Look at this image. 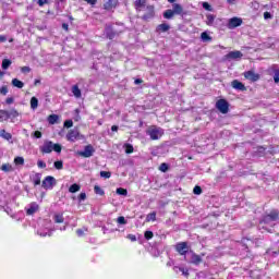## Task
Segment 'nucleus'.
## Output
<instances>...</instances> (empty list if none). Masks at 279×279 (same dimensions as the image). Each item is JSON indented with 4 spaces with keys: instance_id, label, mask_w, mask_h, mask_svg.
<instances>
[{
    "instance_id": "f257e3e1",
    "label": "nucleus",
    "mask_w": 279,
    "mask_h": 279,
    "mask_svg": "<svg viewBox=\"0 0 279 279\" xmlns=\"http://www.w3.org/2000/svg\"><path fill=\"white\" fill-rule=\"evenodd\" d=\"M41 154H51V151H56L60 154L62 151V145L54 144L51 141H45L44 144L39 147Z\"/></svg>"
},
{
    "instance_id": "f03ea898",
    "label": "nucleus",
    "mask_w": 279,
    "mask_h": 279,
    "mask_svg": "<svg viewBox=\"0 0 279 279\" xmlns=\"http://www.w3.org/2000/svg\"><path fill=\"white\" fill-rule=\"evenodd\" d=\"M147 136L150 137L151 141H158L160 138H162L163 134H165V130H162L159 126H150L147 129L146 131Z\"/></svg>"
},
{
    "instance_id": "7ed1b4c3",
    "label": "nucleus",
    "mask_w": 279,
    "mask_h": 279,
    "mask_svg": "<svg viewBox=\"0 0 279 279\" xmlns=\"http://www.w3.org/2000/svg\"><path fill=\"white\" fill-rule=\"evenodd\" d=\"M65 138L70 143H75V141H82V138H84V135L80 134V131L75 129V130H70L65 135Z\"/></svg>"
},
{
    "instance_id": "20e7f679",
    "label": "nucleus",
    "mask_w": 279,
    "mask_h": 279,
    "mask_svg": "<svg viewBox=\"0 0 279 279\" xmlns=\"http://www.w3.org/2000/svg\"><path fill=\"white\" fill-rule=\"evenodd\" d=\"M276 221H278V213L272 211L269 215L264 217V219L260 221V226L263 225L274 226V222Z\"/></svg>"
},
{
    "instance_id": "39448f33",
    "label": "nucleus",
    "mask_w": 279,
    "mask_h": 279,
    "mask_svg": "<svg viewBox=\"0 0 279 279\" xmlns=\"http://www.w3.org/2000/svg\"><path fill=\"white\" fill-rule=\"evenodd\" d=\"M41 186L46 191H51V189H53V186H56V178H53L51 175L46 177L41 183Z\"/></svg>"
},
{
    "instance_id": "423d86ee",
    "label": "nucleus",
    "mask_w": 279,
    "mask_h": 279,
    "mask_svg": "<svg viewBox=\"0 0 279 279\" xmlns=\"http://www.w3.org/2000/svg\"><path fill=\"white\" fill-rule=\"evenodd\" d=\"M242 25H243V19L231 17L228 21L227 27H228V29H236V27H241Z\"/></svg>"
},
{
    "instance_id": "0eeeda50",
    "label": "nucleus",
    "mask_w": 279,
    "mask_h": 279,
    "mask_svg": "<svg viewBox=\"0 0 279 279\" xmlns=\"http://www.w3.org/2000/svg\"><path fill=\"white\" fill-rule=\"evenodd\" d=\"M216 108L217 110H219V112H221L222 114H228V110H229V105L228 101H226V99H220L216 102Z\"/></svg>"
},
{
    "instance_id": "6e6552de",
    "label": "nucleus",
    "mask_w": 279,
    "mask_h": 279,
    "mask_svg": "<svg viewBox=\"0 0 279 279\" xmlns=\"http://www.w3.org/2000/svg\"><path fill=\"white\" fill-rule=\"evenodd\" d=\"M93 154H95V148L93 145H87L85 146L84 150L77 153V155L82 156V158H90L93 157Z\"/></svg>"
},
{
    "instance_id": "1a4fd4ad",
    "label": "nucleus",
    "mask_w": 279,
    "mask_h": 279,
    "mask_svg": "<svg viewBox=\"0 0 279 279\" xmlns=\"http://www.w3.org/2000/svg\"><path fill=\"white\" fill-rule=\"evenodd\" d=\"M226 60H241L243 58V53L239 50L230 51L225 56Z\"/></svg>"
},
{
    "instance_id": "9d476101",
    "label": "nucleus",
    "mask_w": 279,
    "mask_h": 279,
    "mask_svg": "<svg viewBox=\"0 0 279 279\" xmlns=\"http://www.w3.org/2000/svg\"><path fill=\"white\" fill-rule=\"evenodd\" d=\"M244 77L250 80V82H258L260 80V75L256 74L254 71L244 72Z\"/></svg>"
},
{
    "instance_id": "9b49d317",
    "label": "nucleus",
    "mask_w": 279,
    "mask_h": 279,
    "mask_svg": "<svg viewBox=\"0 0 279 279\" xmlns=\"http://www.w3.org/2000/svg\"><path fill=\"white\" fill-rule=\"evenodd\" d=\"M175 250L179 254H181V256H184V254L189 252V245L185 242L179 243L177 244Z\"/></svg>"
},
{
    "instance_id": "f8f14e48",
    "label": "nucleus",
    "mask_w": 279,
    "mask_h": 279,
    "mask_svg": "<svg viewBox=\"0 0 279 279\" xmlns=\"http://www.w3.org/2000/svg\"><path fill=\"white\" fill-rule=\"evenodd\" d=\"M172 12H173L174 16H182V14H184V8H182L181 4H179V3H173Z\"/></svg>"
},
{
    "instance_id": "ddd939ff",
    "label": "nucleus",
    "mask_w": 279,
    "mask_h": 279,
    "mask_svg": "<svg viewBox=\"0 0 279 279\" xmlns=\"http://www.w3.org/2000/svg\"><path fill=\"white\" fill-rule=\"evenodd\" d=\"M144 21H149V19H154V5L146 7V13L143 15Z\"/></svg>"
},
{
    "instance_id": "4468645a",
    "label": "nucleus",
    "mask_w": 279,
    "mask_h": 279,
    "mask_svg": "<svg viewBox=\"0 0 279 279\" xmlns=\"http://www.w3.org/2000/svg\"><path fill=\"white\" fill-rule=\"evenodd\" d=\"M38 213V204L37 203H31L28 207L26 208L27 215H34Z\"/></svg>"
},
{
    "instance_id": "2eb2a0df",
    "label": "nucleus",
    "mask_w": 279,
    "mask_h": 279,
    "mask_svg": "<svg viewBox=\"0 0 279 279\" xmlns=\"http://www.w3.org/2000/svg\"><path fill=\"white\" fill-rule=\"evenodd\" d=\"M232 88H234L235 90H246L245 85L241 82H239L238 80H234L231 83Z\"/></svg>"
},
{
    "instance_id": "dca6fc26",
    "label": "nucleus",
    "mask_w": 279,
    "mask_h": 279,
    "mask_svg": "<svg viewBox=\"0 0 279 279\" xmlns=\"http://www.w3.org/2000/svg\"><path fill=\"white\" fill-rule=\"evenodd\" d=\"M104 8L105 10H112V8H117V0H106Z\"/></svg>"
},
{
    "instance_id": "f3484780",
    "label": "nucleus",
    "mask_w": 279,
    "mask_h": 279,
    "mask_svg": "<svg viewBox=\"0 0 279 279\" xmlns=\"http://www.w3.org/2000/svg\"><path fill=\"white\" fill-rule=\"evenodd\" d=\"M145 3H147V0H135L134 2L135 10H137V12H141V10L145 8Z\"/></svg>"
},
{
    "instance_id": "a211bd4d",
    "label": "nucleus",
    "mask_w": 279,
    "mask_h": 279,
    "mask_svg": "<svg viewBox=\"0 0 279 279\" xmlns=\"http://www.w3.org/2000/svg\"><path fill=\"white\" fill-rule=\"evenodd\" d=\"M15 167L17 169H21V167H23L25 165V158L23 157H15L14 160H13Z\"/></svg>"
},
{
    "instance_id": "6ab92c4d",
    "label": "nucleus",
    "mask_w": 279,
    "mask_h": 279,
    "mask_svg": "<svg viewBox=\"0 0 279 279\" xmlns=\"http://www.w3.org/2000/svg\"><path fill=\"white\" fill-rule=\"evenodd\" d=\"M10 119V114L8 110H0V123H3V121H8Z\"/></svg>"
},
{
    "instance_id": "aec40b11",
    "label": "nucleus",
    "mask_w": 279,
    "mask_h": 279,
    "mask_svg": "<svg viewBox=\"0 0 279 279\" xmlns=\"http://www.w3.org/2000/svg\"><path fill=\"white\" fill-rule=\"evenodd\" d=\"M72 94L74 95V97L76 99H80V97H82V90L80 89V87L77 85L72 86Z\"/></svg>"
},
{
    "instance_id": "412c9836",
    "label": "nucleus",
    "mask_w": 279,
    "mask_h": 279,
    "mask_svg": "<svg viewBox=\"0 0 279 279\" xmlns=\"http://www.w3.org/2000/svg\"><path fill=\"white\" fill-rule=\"evenodd\" d=\"M215 19L216 16L214 14H207L206 15V25L209 27H213L215 25Z\"/></svg>"
},
{
    "instance_id": "4be33fe9",
    "label": "nucleus",
    "mask_w": 279,
    "mask_h": 279,
    "mask_svg": "<svg viewBox=\"0 0 279 279\" xmlns=\"http://www.w3.org/2000/svg\"><path fill=\"white\" fill-rule=\"evenodd\" d=\"M1 171H4V173H12V171H14V168L11 163H3L1 166Z\"/></svg>"
},
{
    "instance_id": "5701e85b",
    "label": "nucleus",
    "mask_w": 279,
    "mask_h": 279,
    "mask_svg": "<svg viewBox=\"0 0 279 279\" xmlns=\"http://www.w3.org/2000/svg\"><path fill=\"white\" fill-rule=\"evenodd\" d=\"M60 117L58 114H50L48 117V123H50V125H56V123H58Z\"/></svg>"
},
{
    "instance_id": "b1692460",
    "label": "nucleus",
    "mask_w": 279,
    "mask_h": 279,
    "mask_svg": "<svg viewBox=\"0 0 279 279\" xmlns=\"http://www.w3.org/2000/svg\"><path fill=\"white\" fill-rule=\"evenodd\" d=\"M0 136L4 138V141H12V134L8 133L5 130H0Z\"/></svg>"
},
{
    "instance_id": "393cba45",
    "label": "nucleus",
    "mask_w": 279,
    "mask_h": 279,
    "mask_svg": "<svg viewBox=\"0 0 279 279\" xmlns=\"http://www.w3.org/2000/svg\"><path fill=\"white\" fill-rule=\"evenodd\" d=\"M171 26L167 23L160 24L157 26V32H169Z\"/></svg>"
},
{
    "instance_id": "a878e982",
    "label": "nucleus",
    "mask_w": 279,
    "mask_h": 279,
    "mask_svg": "<svg viewBox=\"0 0 279 279\" xmlns=\"http://www.w3.org/2000/svg\"><path fill=\"white\" fill-rule=\"evenodd\" d=\"M37 234H39V236H51V229L46 228L45 231L43 229H39L37 231Z\"/></svg>"
},
{
    "instance_id": "bb28decb",
    "label": "nucleus",
    "mask_w": 279,
    "mask_h": 279,
    "mask_svg": "<svg viewBox=\"0 0 279 279\" xmlns=\"http://www.w3.org/2000/svg\"><path fill=\"white\" fill-rule=\"evenodd\" d=\"M41 178H43V175L40 173H35L32 177V180H33L35 186H38L40 184Z\"/></svg>"
},
{
    "instance_id": "cd10ccee",
    "label": "nucleus",
    "mask_w": 279,
    "mask_h": 279,
    "mask_svg": "<svg viewBox=\"0 0 279 279\" xmlns=\"http://www.w3.org/2000/svg\"><path fill=\"white\" fill-rule=\"evenodd\" d=\"M12 85L15 88H23V86H25V83H23V81H19V78H13L12 80Z\"/></svg>"
},
{
    "instance_id": "c85d7f7f",
    "label": "nucleus",
    "mask_w": 279,
    "mask_h": 279,
    "mask_svg": "<svg viewBox=\"0 0 279 279\" xmlns=\"http://www.w3.org/2000/svg\"><path fill=\"white\" fill-rule=\"evenodd\" d=\"M175 274H182L183 276H189V269L184 268V267H174L173 268Z\"/></svg>"
},
{
    "instance_id": "c756f323",
    "label": "nucleus",
    "mask_w": 279,
    "mask_h": 279,
    "mask_svg": "<svg viewBox=\"0 0 279 279\" xmlns=\"http://www.w3.org/2000/svg\"><path fill=\"white\" fill-rule=\"evenodd\" d=\"M201 39L203 40V43H210V40H213V37H210L207 32H203L201 34Z\"/></svg>"
},
{
    "instance_id": "7c9ffc66",
    "label": "nucleus",
    "mask_w": 279,
    "mask_h": 279,
    "mask_svg": "<svg viewBox=\"0 0 279 279\" xmlns=\"http://www.w3.org/2000/svg\"><path fill=\"white\" fill-rule=\"evenodd\" d=\"M191 263H193V265H199L202 263V257L199 255L192 254Z\"/></svg>"
},
{
    "instance_id": "2f4dec72",
    "label": "nucleus",
    "mask_w": 279,
    "mask_h": 279,
    "mask_svg": "<svg viewBox=\"0 0 279 279\" xmlns=\"http://www.w3.org/2000/svg\"><path fill=\"white\" fill-rule=\"evenodd\" d=\"M173 16H175V15L173 13V10H171V9H168L163 12V19L170 20V19H173Z\"/></svg>"
},
{
    "instance_id": "473e14b6",
    "label": "nucleus",
    "mask_w": 279,
    "mask_h": 279,
    "mask_svg": "<svg viewBox=\"0 0 279 279\" xmlns=\"http://www.w3.org/2000/svg\"><path fill=\"white\" fill-rule=\"evenodd\" d=\"M16 117H19V111L15 109L9 111V119H11L12 123H14V119H16Z\"/></svg>"
},
{
    "instance_id": "72a5a7b5",
    "label": "nucleus",
    "mask_w": 279,
    "mask_h": 279,
    "mask_svg": "<svg viewBox=\"0 0 279 279\" xmlns=\"http://www.w3.org/2000/svg\"><path fill=\"white\" fill-rule=\"evenodd\" d=\"M31 108L32 110H36V108H38V98L36 97L31 98Z\"/></svg>"
},
{
    "instance_id": "f704fd0d",
    "label": "nucleus",
    "mask_w": 279,
    "mask_h": 279,
    "mask_svg": "<svg viewBox=\"0 0 279 279\" xmlns=\"http://www.w3.org/2000/svg\"><path fill=\"white\" fill-rule=\"evenodd\" d=\"M80 189H81L80 184L74 183V184H72V185L69 187V192H70V193H77V191H80Z\"/></svg>"
},
{
    "instance_id": "c9c22d12",
    "label": "nucleus",
    "mask_w": 279,
    "mask_h": 279,
    "mask_svg": "<svg viewBox=\"0 0 279 279\" xmlns=\"http://www.w3.org/2000/svg\"><path fill=\"white\" fill-rule=\"evenodd\" d=\"M54 223H64V217L62 214L54 215Z\"/></svg>"
},
{
    "instance_id": "e433bc0d",
    "label": "nucleus",
    "mask_w": 279,
    "mask_h": 279,
    "mask_svg": "<svg viewBox=\"0 0 279 279\" xmlns=\"http://www.w3.org/2000/svg\"><path fill=\"white\" fill-rule=\"evenodd\" d=\"M156 221V211H153L146 216V222Z\"/></svg>"
},
{
    "instance_id": "4c0bfd02",
    "label": "nucleus",
    "mask_w": 279,
    "mask_h": 279,
    "mask_svg": "<svg viewBox=\"0 0 279 279\" xmlns=\"http://www.w3.org/2000/svg\"><path fill=\"white\" fill-rule=\"evenodd\" d=\"M12 64V61H10L9 59H4L3 61H2V69L4 70V71H7V69H10V65Z\"/></svg>"
},
{
    "instance_id": "58836bf2",
    "label": "nucleus",
    "mask_w": 279,
    "mask_h": 279,
    "mask_svg": "<svg viewBox=\"0 0 279 279\" xmlns=\"http://www.w3.org/2000/svg\"><path fill=\"white\" fill-rule=\"evenodd\" d=\"M124 148H125V154H133L134 153V146H132V144H125Z\"/></svg>"
},
{
    "instance_id": "ea45409f",
    "label": "nucleus",
    "mask_w": 279,
    "mask_h": 279,
    "mask_svg": "<svg viewBox=\"0 0 279 279\" xmlns=\"http://www.w3.org/2000/svg\"><path fill=\"white\" fill-rule=\"evenodd\" d=\"M94 193H96V195H105L104 190L99 185L94 186Z\"/></svg>"
},
{
    "instance_id": "a19ab883",
    "label": "nucleus",
    "mask_w": 279,
    "mask_h": 279,
    "mask_svg": "<svg viewBox=\"0 0 279 279\" xmlns=\"http://www.w3.org/2000/svg\"><path fill=\"white\" fill-rule=\"evenodd\" d=\"M116 193L118 195H123L124 197L128 195V190L123 189V187H118Z\"/></svg>"
},
{
    "instance_id": "79ce46f5",
    "label": "nucleus",
    "mask_w": 279,
    "mask_h": 279,
    "mask_svg": "<svg viewBox=\"0 0 279 279\" xmlns=\"http://www.w3.org/2000/svg\"><path fill=\"white\" fill-rule=\"evenodd\" d=\"M112 173L110 171H100V178H105L106 180L110 179Z\"/></svg>"
},
{
    "instance_id": "37998d69",
    "label": "nucleus",
    "mask_w": 279,
    "mask_h": 279,
    "mask_svg": "<svg viewBox=\"0 0 279 279\" xmlns=\"http://www.w3.org/2000/svg\"><path fill=\"white\" fill-rule=\"evenodd\" d=\"M144 236H145V240H146V241H149V240L154 239V232H151V231H146V232L144 233Z\"/></svg>"
},
{
    "instance_id": "c03bdc74",
    "label": "nucleus",
    "mask_w": 279,
    "mask_h": 279,
    "mask_svg": "<svg viewBox=\"0 0 279 279\" xmlns=\"http://www.w3.org/2000/svg\"><path fill=\"white\" fill-rule=\"evenodd\" d=\"M159 170L162 173H167V171H169V166L167 163H161L160 167H159Z\"/></svg>"
},
{
    "instance_id": "a18cd8bd",
    "label": "nucleus",
    "mask_w": 279,
    "mask_h": 279,
    "mask_svg": "<svg viewBox=\"0 0 279 279\" xmlns=\"http://www.w3.org/2000/svg\"><path fill=\"white\" fill-rule=\"evenodd\" d=\"M204 10H207V12H213V7L208 2H203Z\"/></svg>"
},
{
    "instance_id": "49530a36",
    "label": "nucleus",
    "mask_w": 279,
    "mask_h": 279,
    "mask_svg": "<svg viewBox=\"0 0 279 279\" xmlns=\"http://www.w3.org/2000/svg\"><path fill=\"white\" fill-rule=\"evenodd\" d=\"M118 223H120V226H125V223H128V221L125 220V217L120 216V217H118Z\"/></svg>"
},
{
    "instance_id": "de8ad7c7",
    "label": "nucleus",
    "mask_w": 279,
    "mask_h": 279,
    "mask_svg": "<svg viewBox=\"0 0 279 279\" xmlns=\"http://www.w3.org/2000/svg\"><path fill=\"white\" fill-rule=\"evenodd\" d=\"M194 195H202V187L196 185L193 190Z\"/></svg>"
},
{
    "instance_id": "09e8293b",
    "label": "nucleus",
    "mask_w": 279,
    "mask_h": 279,
    "mask_svg": "<svg viewBox=\"0 0 279 279\" xmlns=\"http://www.w3.org/2000/svg\"><path fill=\"white\" fill-rule=\"evenodd\" d=\"M37 167L39 169H45L47 167V163L45 161H43V160H38L37 161Z\"/></svg>"
},
{
    "instance_id": "8fccbe9b",
    "label": "nucleus",
    "mask_w": 279,
    "mask_h": 279,
    "mask_svg": "<svg viewBox=\"0 0 279 279\" xmlns=\"http://www.w3.org/2000/svg\"><path fill=\"white\" fill-rule=\"evenodd\" d=\"M274 81L276 84L279 83V69L275 71Z\"/></svg>"
},
{
    "instance_id": "3c124183",
    "label": "nucleus",
    "mask_w": 279,
    "mask_h": 279,
    "mask_svg": "<svg viewBox=\"0 0 279 279\" xmlns=\"http://www.w3.org/2000/svg\"><path fill=\"white\" fill-rule=\"evenodd\" d=\"M31 71H32V68H31V66H22V68H21V72H22V73H31Z\"/></svg>"
},
{
    "instance_id": "603ef678",
    "label": "nucleus",
    "mask_w": 279,
    "mask_h": 279,
    "mask_svg": "<svg viewBox=\"0 0 279 279\" xmlns=\"http://www.w3.org/2000/svg\"><path fill=\"white\" fill-rule=\"evenodd\" d=\"M63 125L64 128H73V120H66Z\"/></svg>"
},
{
    "instance_id": "864d4df0",
    "label": "nucleus",
    "mask_w": 279,
    "mask_h": 279,
    "mask_svg": "<svg viewBox=\"0 0 279 279\" xmlns=\"http://www.w3.org/2000/svg\"><path fill=\"white\" fill-rule=\"evenodd\" d=\"M37 3L40 8H43V5L49 3V0H38Z\"/></svg>"
},
{
    "instance_id": "5fc2aeb1",
    "label": "nucleus",
    "mask_w": 279,
    "mask_h": 279,
    "mask_svg": "<svg viewBox=\"0 0 279 279\" xmlns=\"http://www.w3.org/2000/svg\"><path fill=\"white\" fill-rule=\"evenodd\" d=\"M54 167H56L58 170L62 169V167H63L62 161H56V162H54Z\"/></svg>"
},
{
    "instance_id": "6e6d98bb",
    "label": "nucleus",
    "mask_w": 279,
    "mask_h": 279,
    "mask_svg": "<svg viewBox=\"0 0 279 279\" xmlns=\"http://www.w3.org/2000/svg\"><path fill=\"white\" fill-rule=\"evenodd\" d=\"M0 93H1V95H8V87L7 86H2L0 88Z\"/></svg>"
},
{
    "instance_id": "4d7b16f0",
    "label": "nucleus",
    "mask_w": 279,
    "mask_h": 279,
    "mask_svg": "<svg viewBox=\"0 0 279 279\" xmlns=\"http://www.w3.org/2000/svg\"><path fill=\"white\" fill-rule=\"evenodd\" d=\"M86 199V193H81L78 195V202H84Z\"/></svg>"
},
{
    "instance_id": "13d9d810",
    "label": "nucleus",
    "mask_w": 279,
    "mask_h": 279,
    "mask_svg": "<svg viewBox=\"0 0 279 279\" xmlns=\"http://www.w3.org/2000/svg\"><path fill=\"white\" fill-rule=\"evenodd\" d=\"M34 136L35 138H43V133L40 131H35Z\"/></svg>"
},
{
    "instance_id": "bf43d9fd",
    "label": "nucleus",
    "mask_w": 279,
    "mask_h": 279,
    "mask_svg": "<svg viewBox=\"0 0 279 279\" xmlns=\"http://www.w3.org/2000/svg\"><path fill=\"white\" fill-rule=\"evenodd\" d=\"M5 104H8V106H10V105H12V104H14V98H7L5 99Z\"/></svg>"
},
{
    "instance_id": "052dcab7",
    "label": "nucleus",
    "mask_w": 279,
    "mask_h": 279,
    "mask_svg": "<svg viewBox=\"0 0 279 279\" xmlns=\"http://www.w3.org/2000/svg\"><path fill=\"white\" fill-rule=\"evenodd\" d=\"M264 19L267 21L268 19H271V13L265 12L264 13Z\"/></svg>"
},
{
    "instance_id": "680f3d73",
    "label": "nucleus",
    "mask_w": 279,
    "mask_h": 279,
    "mask_svg": "<svg viewBox=\"0 0 279 279\" xmlns=\"http://www.w3.org/2000/svg\"><path fill=\"white\" fill-rule=\"evenodd\" d=\"M76 234L77 236H84V230L82 229L76 230Z\"/></svg>"
},
{
    "instance_id": "e2e57ef3",
    "label": "nucleus",
    "mask_w": 279,
    "mask_h": 279,
    "mask_svg": "<svg viewBox=\"0 0 279 279\" xmlns=\"http://www.w3.org/2000/svg\"><path fill=\"white\" fill-rule=\"evenodd\" d=\"M8 40V37L5 35H0V43H5Z\"/></svg>"
},
{
    "instance_id": "0e129e2a",
    "label": "nucleus",
    "mask_w": 279,
    "mask_h": 279,
    "mask_svg": "<svg viewBox=\"0 0 279 279\" xmlns=\"http://www.w3.org/2000/svg\"><path fill=\"white\" fill-rule=\"evenodd\" d=\"M86 3H89V5H95L97 3V0H84Z\"/></svg>"
},
{
    "instance_id": "69168bd1",
    "label": "nucleus",
    "mask_w": 279,
    "mask_h": 279,
    "mask_svg": "<svg viewBox=\"0 0 279 279\" xmlns=\"http://www.w3.org/2000/svg\"><path fill=\"white\" fill-rule=\"evenodd\" d=\"M128 239H130V241H136V235L134 234H129Z\"/></svg>"
},
{
    "instance_id": "338daca9",
    "label": "nucleus",
    "mask_w": 279,
    "mask_h": 279,
    "mask_svg": "<svg viewBox=\"0 0 279 279\" xmlns=\"http://www.w3.org/2000/svg\"><path fill=\"white\" fill-rule=\"evenodd\" d=\"M76 117L74 118L75 121H80V109H75Z\"/></svg>"
},
{
    "instance_id": "774afa93",
    "label": "nucleus",
    "mask_w": 279,
    "mask_h": 279,
    "mask_svg": "<svg viewBox=\"0 0 279 279\" xmlns=\"http://www.w3.org/2000/svg\"><path fill=\"white\" fill-rule=\"evenodd\" d=\"M62 27L65 29V32H68V31H69V24L63 23V24H62Z\"/></svg>"
}]
</instances>
